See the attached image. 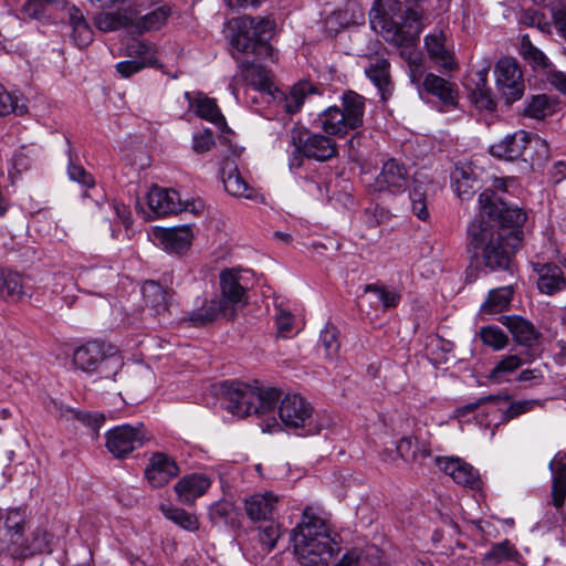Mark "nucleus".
Here are the masks:
<instances>
[{"instance_id": "nucleus-24", "label": "nucleus", "mask_w": 566, "mask_h": 566, "mask_svg": "<svg viewBox=\"0 0 566 566\" xmlns=\"http://www.w3.org/2000/svg\"><path fill=\"white\" fill-rule=\"evenodd\" d=\"M279 497L272 492L256 493L245 499L244 510L253 522L272 520L277 511Z\"/></svg>"}, {"instance_id": "nucleus-63", "label": "nucleus", "mask_w": 566, "mask_h": 566, "mask_svg": "<svg viewBox=\"0 0 566 566\" xmlns=\"http://www.w3.org/2000/svg\"><path fill=\"white\" fill-rule=\"evenodd\" d=\"M413 444L412 438H402L398 441L396 450L402 459L410 460L415 458Z\"/></svg>"}, {"instance_id": "nucleus-7", "label": "nucleus", "mask_w": 566, "mask_h": 566, "mask_svg": "<svg viewBox=\"0 0 566 566\" xmlns=\"http://www.w3.org/2000/svg\"><path fill=\"white\" fill-rule=\"evenodd\" d=\"M291 143L295 147L292 166L300 167L302 158L326 161L337 155V145L328 136L312 133L305 127H294L291 130Z\"/></svg>"}, {"instance_id": "nucleus-34", "label": "nucleus", "mask_w": 566, "mask_h": 566, "mask_svg": "<svg viewBox=\"0 0 566 566\" xmlns=\"http://www.w3.org/2000/svg\"><path fill=\"white\" fill-rule=\"evenodd\" d=\"M422 87L427 93L437 96L444 104L453 105L455 103L457 93L453 84L436 74H427L423 78Z\"/></svg>"}, {"instance_id": "nucleus-60", "label": "nucleus", "mask_w": 566, "mask_h": 566, "mask_svg": "<svg viewBox=\"0 0 566 566\" xmlns=\"http://www.w3.org/2000/svg\"><path fill=\"white\" fill-rule=\"evenodd\" d=\"M67 174L72 180L86 187L94 185L92 175L88 174L82 166L71 164L67 168Z\"/></svg>"}, {"instance_id": "nucleus-57", "label": "nucleus", "mask_w": 566, "mask_h": 566, "mask_svg": "<svg viewBox=\"0 0 566 566\" xmlns=\"http://www.w3.org/2000/svg\"><path fill=\"white\" fill-rule=\"evenodd\" d=\"M275 322H276V326H277V335L283 338L289 337L293 331V322H294L293 315L290 312L280 307V308H277V312L275 315Z\"/></svg>"}, {"instance_id": "nucleus-53", "label": "nucleus", "mask_w": 566, "mask_h": 566, "mask_svg": "<svg viewBox=\"0 0 566 566\" xmlns=\"http://www.w3.org/2000/svg\"><path fill=\"white\" fill-rule=\"evenodd\" d=\"M233 511L234 506L231 502L218 501L209 507V520L213 524H227Z\"/></svg>"}, {"instance_id": "nucleus-29", "label": "nucleus", "mask_w": 566, "mask_h": 566, "mask_svg": "<svg viewBox=\"0 0 566 566\" xmlns=\"http://www.w3.org/2000/svg\"><path fill=\"white\" fill-rule=\"evenodd\" d=\"M533 266L538 275L537 286L542 293L552 295L564 287L566 280L559 266L551 263H535Z\"/></svg>"}, {"instance_id": "nucleus-11", "label": "nucleus", "mask_w": 566, "mask_h": 566, "mask_svg": "<svg viewBox=\"0 0 566 566\" xmlns=\"http://www.w3.org/2000/svg\"><path fill=\"white\" fill-rule=\"evenodd\" d=\"M370 25L376 32H380L386 40L396 42L408 38H416L422 30L420 14L413 9L406 11L401 24L376 13L370 18Z\"/></svg>"}, {"instance_id": "nucleus-5", "label": "nucleus", "mask_w": 566, "mask_h": 566, "mask_svg": "<svg viewBox=\"0 0 566 566\" xmlns=\"http://www.w3.org/2000/svg\"><path fill=\"white\" fill-rule=\"evenodd\" d=\"M73 364L85 373L97 371L99 378L96 382L105 380L109 384L106 388L115 391L113 382L123 367L120 358L116 355H106L104 345L98 342H87L80 346L73 354Z\"/></svg>"}, {"instance_id": "nucleus-45", "label": "nucleus", "mask_w": 566, "mask_h": 566, "mask_svg": "<svg viewBox=\"0 0 566 566\" xmlns=\"http://www.w3.org/2000/svg\"><path fill=\"white\" fill-rule=\"evenodd\" d=\"M281 536L282 528L277 523L271 522L265 526H260L258 538L261 545L262 553L269 554L271 551H273Z\"/></svg>"}, {"instance_id": "nucleus-8", "label": "nucleus", "mask_w": 566, "mask_h": 566, "mask_svg": "<svg viewBox=\"0 0 566 566\" xmlns=\"http://www.w3.org/2000/svg\"><path fill=\"white\" fill-rule=\"evenodd\" d=\"M274 31V22L263 18H248L243 22V30L232 39L233 46L239 52H251L260 57L273 60L274 49L269 43Z\"/></svg>"}, {"instance_id": "nucleus-16", "label": "nucleus", "mask_w": 566, "mask_h": 566, "mask_svg": "<svg viewBox=\"0 0 566 566\" xmlns=\"http://www.w3.org/2000/svg\"><path fill=\"white\" fill-rule=\"evenodd\" d=\"M408 172L406 167L396 159H388L373 185L375 191L401 192L406 189Z\"/></svg>"}, {"instance_id": "nucleus-31", "label": "nucleus", "mask_w": 566, "mask_h": 566, "mask_svg": "<svg viewBox=\"0 0 566 566\" xmlns=\"http://www.w3.org/2000/svg\"><path fill=\"white\" fill-rule=\"evenodd\" d=\"M342 104L347 126L352 129L360 127L365 114V98L356 92L347 91L342 97Z\"/></svg>"}, {"instance_id": "nucleus-36", "label": "nucleus", "mask_w": 566, "mask_h": 566, "mask_svg": "<svg viewBox=\"0 0 566 566\" xmlns=\"http://www.w3.org/2000/svg\"><path fill=\"white\" fill-rule=\"evenodd\" d=\"M453 186L461 200H470L480 189L479 180L464 168H457L453 172Z\"/></svg>"}, {"instance_id": "nucleus-25", "label": "nucleus", "mask_w": 566, "mask_h": 566, "mask_svg": "<svg viewBox=\"0 0 566 566\" xmlns=\"http://www.w3.org/2000/svg\"><path fill=\"white\" fill-rule=\"evenodd\" d=\"M142 293L146 306L153 311V314L159 319L165 318L169 312L171 292L155 281H146L142 286Z\"/></svg>"}, {"instance_id": "nucleus-1", "label": "nucleus", "mask_w": 566, "mask_h": 566, "mask_svg": "<svg viewBox=\"0 0 566 566\" xmlns=\"http://www.w3.org/2000/svg\"><path fill=\"white\" fill-rule=\"evenodd\" d=\"M479 214L467 229V248L490 271H510L522 242L526 213L509 206L492 189L479 197Z\"/></svg>"}, {"instance_id": "nucleus-20", "label": "nucleus", "mask_w": 566, "mask_h": 566, "mask_svg": "<svg viewBox=\"0 0 566 566\" xmlns=\"http://www.w3.org/2000/svg\"><path fill=\"white\" fill-rule=\"evenodd\" d=\"M155 239L168 252L181 253L189 249L193 239V232L189 224L158 228L154 231Z\"/></svg>"}, {"instance_id": "nucleus-50", "label": "nucleus", "mask_w": 566, "mask_h": 566, "mask_svg": "<svg viewBox=\"0 0 566 566\" xmlns=\"http://www.w3.org/2000/svg\"><path fill=\"white\" fill-rule=\"evenodd\" d=\"M553 25L556 33L566 41V4L562 1H552L548 4Z\"/></svg>"}, {"instance_id": "nucleus-32", "label": "nucleus", "mask_w": 566, "mask_h": 566, "mask_svg": "<svg viewBox=\"0 0 566 566\" xmlns=\"http://www.w3.org/2000/svg\"><path fill=\"white\" fill-rule=\"evenodd\" d=\"M318 126L328 135H345L353 130L347 126L346 115L338 106H331L322 112L317 118Z\"/></svg>"}, {"instance_id": "nucleus-40", "label": "nucleus", "mask_w": 566, "mask_h": 566, "mask_svg": "<svg viewBox=\"0 0 566 566\" xmlns=\"http://www.w3.org/2000/svg\"><path fill=\"white\" fill-rule=\"evenodd\" d=\"M518 552L505 539L501 543L494 544L489 552L485 553L483 562L486 564L497 565L506 560H515L518 557Z\"/></svg>"}, {"instance_id": "nucleus-18", "label": "nucleus", "mask_w": 566, "mask_h": 566, "mask_svg": "<svg viewBox=\"0 0 566 566\" xmlns=\"http://www.w3.org/2000/svg\"><path fill=\"white\" fill-rule=\"evenodd\" d=\"M437 462L439 469L451 476L455 483L472 490L481 488L479 473L471 464L459 458H439Z\"/></svg>"}, {"instance_id": "nucleus-27", "label": "nucleus", "mask_w": 566, "mask_h": 566, "mask_svg": "<svg viewBox=\"0 0 566 566\" xmlns=\"http://www.w3.org/2000/svg\"><path fill=\"white\" fill-rule=\"evenodd\" d=\"M319 94L318 87L306 81L302 80L291 86L287 94L280 93L281 107L287 114H296L300 112L307 96Z\"/></svg>"}, {"instance_id": "nucleus-46", "label": "nucleus", "mask_w": 566, "mask_h": 566, "mask_svg": "<svg viewBox=\"0 0 566 566\" xmlns=\"http://www.w3.org/2000/svg\"><path fill=\"white\" fill-rule=\"evenodd\" d=\"M339 332L334 325L327 324L321 332L319 344L325 350V356L333 359L337 356L340 343Z\"/></svg>"}, {"instance_id": "nucleus-52", "label": "nucleus", "mask_w": 566, "mask_h": 566, "mask_svg": "<svg viewBox=\"0 0 566 566\" xmlns=\"http://www.w3.org/2000/svg\"><path fill=\"white\" fill-rule=\"evenodd\" d=\"M389 219L390 212L379 205L366 208L361 216V220L367 228H376L387 222Z\"/></svg>"}, {"instance_id": "nucleus-26", "label": "nucleus", "mask_w": 566, "mask_h": 566, "mask_svg": "<svg viewBox=\"0 0 566 566\" xmlns=\"http://www.w3.org/2000/svg\"><path fill=\"white\" fill-rule=\"evenodd\" d=\"M365 74L377 87L382 101L391 95L394 86L390 76V63L386 59H371L369 65L365 69Z\"/></svg>"}, {"instance_id": "nucleus-15", "label": "nucleus", "mask_w": 566, "mask_h": 566, "mask_svg": "<svg viewBox=\"0 0 566 566\" xmlns=\"http://www.w3.org/2000/svg\"><path fill=\"white\" fill-rule=\"evenodd\" d=\"M501 323L507 327L514 340L528 348L527 356L534 358L538 354L537 345L539 334L534 325L521 316H502Z\"/></svg>"}, {"instance_id": "nucleus-61", "label": "nucleus", "mask_w": 566, "mask_h": 566, "mask_svg": "<svg viewBox=\"0 0 566 566\" xmlns=\"http://www.w3.org/2000/svg\"><path fill=\"white\" fill-rule=\"evenodd\" d=\"M518 381L526 382L530 387L537 386L543 382L544 376L541 369H524L518 375Z\"/></svg>"}, {"instance_id": "nucleus-33", "label": "nucleus", "mask_w": 566, "mask_h": 566, "mask_svg": "<svg viewBox=\"0 0 566 566\" xmlns=\"http://www.w3.org/2000/svg\"><path fill=\"white\" fill-rule=\"evenodd\" d=\"M226 174L227 175L223 177V186L229 195L250 200H258L260 195L249 186L237 167L230 168Z\"/></svg>"}, {"instance_id": "nucleus-2", "label": "nucleus", "mask_w": 566, "mask_h": 566, "mask_svg": "<svg viewBox=\"0 0 566 566\" xmlns=\"http://www.w3.org/2000/svg\"><path fill=\"white\" fill-rule=\"evenodd\" d=\"M292 541L301 566L328 565L340 551L328 523L312 506L304 509L300 523L292 532Z\"/></svg>"}, {"instance_id": "nucleus-10", "label": "nucleus", "mask_w": 566, "mask_h": 566, "mask_svg": "<svg viewBox=\"0 0 566 566\" xmlns=\"http://www.w3.org/2000/svg\"><path fill=\"white\" fill-rule=\"evenodd\" d=\"M105 437L107 450L118 459L126 458L149 440V436L142 423L136 427L130 424L117 426L108 430Z\"/></svg>"}, {"instance_id": "nucleus-51", "label": "nucleus", "mask_w": 566, "mask_h": 566, "mask_svg": "<svg viewBox=\"0 0 566 566\" xmlns=\"http://www.w3.org/2000/svg\"><path fill=\"white\" fill-rule=\"evenodd\" d=\"M509 399H510V396H507V395L485 396V397L479 398L478 400H475L473 402H470V403H467V405L455 408L453 410V417L457 419H462V418H465L467 416L475 412V410L482 405H485L488 402H499L500 400L507 401Z\"/></svg>"}, {"instance_id": "nucleus-19", "label": "nucleus", "mask_w": 566, "mask_h": 566, "mask_svg": "<svg viewBox=\"0 0 566 566\" xmlns=\"http://www.w3.org/2000/svg\"><path fill=\"white\" fill-rule=\"evenodd\" d=\"M147 200L150 210L160 217L179 213L187 208L176 190L157 186L149 190Z\"/></svg>"}, {"instance_id": "nucleus-55", "label": "nucleus", "mask_w": 566, "mask_h": 566, "mask_svg": "<svg viewBox=\"0 0 566 566\" xmlns=\"http://www.w3.org/2000/svg\"><path fill=\"white\" fill-rule=\"evenodd\" d=\"M472 101L479 109L494 111L496 108V99L490 87L473 88Z\"/></svg>"}, {"instance_id": "nucleus-21", "label": "nucleus", "mask_w": 566, "mask_h": 566, "mask_svg": "<svg viewBox=\"0 0 566 566\" xmlns=\"http://www.w3.org/2000/svg\"><path fill=\"white\" fill-rule=\"evenodd\" d=\"M211 479L202 473H191L182 476L174 486L179 501L191 505L201 497L210 488Z\"/></svg>"}, {"instance_id": "nucleus-4", "label": "nucleus", "mask_w": 566, "mask_h": 566, "mask_svg": "<svg viewBox=\"0 0 566 566\" xmlns=\"http://www.w3.org/2000/svg\"><path fill=\"white\" fill-rule=\"evenodd\" d=\"M279 416L283 424L297 436L318 434L327 421L314 412V408L300 395H287L281 400Z\"/></svg>"}, {"instance_id": "nucleus-42", "label": "nucleus", "mask_w": 566, "mask_h": 566, "mask_svg": "<svg viewBox=\"0 0 566 566\" xmlns=\"http://www.w3.org/2000/svg\"><path fill=\"white\" fill-rule=\"evenodd\" d=\"M520 53L533 67L546 69L549 64L547 56L532 43L527 34L522 36Z\"/></svg>"}, {"instance_id": "nucleus-22", "label": "nucleus", "mask_w": 566, "mask_h": 566, "mask_svg": "<svg viewBox=\"0 0 566 566\" xmlns=\"http://www.w3.org/2000/svg\"><path fill=\"white\" fill-rule=\"evenodd\" d=\"M240 271L235 269H224L220 272L221 298L227 306H231L235 311L237 305L247 304L245 289L240 283Z\"/></svg>"}, {"instance_id": "nucleus-41", "label": "nucleus", "mask_w": 566, "mask_h": 566, "mask_svg": "<svg viewBox=\"0 0 566 566\" xmlns=\"http://www.w3.org/2000/svg\"><path fill=\"white\" fill-rule=\"evenodd\" d=\"M21 101L22 98L19 95L7 91V88L0 84V116L25 114L28 108L24 103H20Z\"/></svg>"}, {"instance_id": "nucleus-64", "label": "nucleus", "mask_w": 566, "mask_h": 566, "mask_svg": "<svg viewBox=\"0 0 566 566\" xmlns=\"http://www.w3.org/2000/svg\"><path fill=\"white\" fill-rule=\"evenodd\" d=\"M551 180L554 184H559L566 179V163L563 160H558L553 164L552 168L548 171Z\"/></svg>"}, {"instance_id": "nucleus-56", "label": "nucleus", "mask_w": 566, "mask_h": 566, "mask_svg": "<svg viewBox=\"0 0 566 566\" xmlns=\"http://www.w3.org/2000/svg\"><path fill=\"white\" fill-rule=\"evenodd\" d=\"M548 99L545 95L533 96L524 108V114L531 118L542 119L546 116Z\"/></svg>"}, {"instance_id": "nucleus-44", "label": "nucleus", "mask_w": 566, "mask_h": 566, "mask_svg": "<svg viewBox=\"0 0 566 566\" xmlns=\"http://www.w3.org/2000/svg\"><path fill=\"white\" fill-rule=\"evenodd\" d=\"M365 293H371L376 300L382 305L384 310L396 307L401 298L400 293L389 290L384 285L367 284L364 287Z\"/></svg>"}, {"instance_id": "nucleus-47", "label": "nucleus", "mask_w": 566, "mask_h": 566, "mask_svg": "<svg viewBox=\"0 0 566 566\" xmlns=\"http://www.w3.org/2000/svg\"><path fill=\"white\" fill-rule=\"evenodd\" d=\"M536 403V400H520L512 402L505 410L496 409V411L501 412V416L500 420L495 423V427L531 411ZM491 412H495V410H492Z\"/></svg>"}, {"instance_id": "nucleus-14", "label": "nucleus", "mask_w": 566, "mask_h": 566, "mask_svg": "<svg viewBox=\"0 0 566 566\" xmlns=\"http://www.w3.org/2000/svg\"><path fill=\"white\" fill-rule=\"evenodd\" d=\"M179 474L175 459L166 453H154L145 469V478L153 488H161Z\"/></svg>"}, {"instance_id": "nucleus-38", "label": "nucleus", "mask_w": 566, "mask_h": 566, "mask_svg": "<svg viewBox=\"0 0 566 566\" xmlns=\"http://www.w3.org/2000/svg\"><path fill=\"white\" fill-rule=\"evenodd\" d=\"M160 511L167 520L171 521L186 531L195 532L199 530V522L197 516L185 511L184 509L163 504L160 506Z\"/></svg>"}, {"instance_id": "nucleus-35", "label": "nucleus", "mask_w": 566, "mask_h": 566, "mask_svg": "<svg viewBox=\"0 0 566 566\" xmlns=\"http://www.w3.org/2000/svg\"><path fill=\"white\" fill-rule=\"evenodd\" d=\"M25 295L22 276L17 272L0 273V296L7 302H19Z\"/></svg>"}, {"instance_id": "nucleus-48", "label": "nucleus", "mask_w": 566, "mask_h": 566, "mask_svg": "<svg viewBox=\"0 0 566 566\" xmlns=\"http://www.w3.org/2000/svg\"><path fill=\"white\" fill-rule=\"evenodd\" d=\"M94 24L102 32H113L123 28L126 22L119 12H101L94 18Z\"/></svg>"}, {"instance_id": "nucleus-28", "label": "nucleus", "mask_w": 566, "mask_h": 566, "mask_svg": "<svg viewBox=\"0 0 566 566\" xmlns=\"http://www.w3.org/2000/svg\"><path fill=\"white\" fill-rule=\"evenodd\" d=\"M185 98L189 102L190 108H195V113L200 118L214 124L222 130L227 127L226 118L213 98L203 96L200 93L193 98L189 92L185 93Z\"/></svg>"}, {"instance_id": "nucleus-39", "label": "nucleus", "mask_w": 566, "mask_h": 566, "mask_svg": "<svg viewBox=\"0 0 566 566\" xmlns=\"http://www.w3.org/2000/svg\"><path fill=\"white\" fill-rule=\"evenodd\" d=\"M171 14V10L167 6H161L147 14L140 17L136 22V28L140 32L156 31L160 29Z\"/></svg>"}, {"instance_id": "nucleus-58", "label": "nucleus", "mask_w": 566, "mask_h": 566, "mask_svg": "<svg viewBox=\"0 0 566 566\" xmlns=\"http://www.w3.org/2000/svg\"><path fill=\"white\" fill-rule=\"evenodd\" d=\"M69 412L73 413L74 417L83 424L90 427L94 432H98L105 421V417L102 413L95 412H80L67 409Z\"/></svg>"}, {"instance_id": "nucleus-6", "label": "nucleus", "mask_w": 566, "mask_h": 566, "mask_svg": "<svg viewBox=\"0 0 566 566\" xmlns=\"http://www.w3.org/2000/svg\"><path fill=\"white\" fill-rule=\"evenodd\" d=\"M49 8L66 12L69 24L72 28V39L80 49L92 43L94 39L92 28L83 12L67 0H27L22 10L28 17L39 19Z\"/></svg>"}, {"instance_id": "nucleus-30", "label": "nucleus", "mask_w": 566, "mask_h": 566, "mask_svg": "<svg viewBox=\"0 0 566 566\" xmlns=\"http://www.w3.org/2000/svg\"><path fill=\"white\" fill-rule=\"evenodd\" d=\"M132 49L137 55H139V59L122 61L116 64V70L123 77H129L144 67L156 63L155 52L149 44L145 42H136L132 45Z\"/></svg>"}, {"instance_id": "nucleus-13", "label": "nucleus", "mask_w": 566, "mask_h": 566, "mask_svg": "<svg viewBox=\"0 0 566 566\" xmlns=\"http://www.w3.org/2000/svg\"><path fill=\"white\" fill-rule=\"evenodd\" d=\"M247 83L254 90L273 94V82L270 72L262 65L243 61L239 65V73H237L229 87L234 96L238 95L240 83Z\"/></svg>"}, {"instance_id": "nucleus-3", "label": "nucleus", "mask_w": 566, "mask_h": 566, "mask_svg": "<svg viewBox=\"0 0 566 566\" xmlns=\"http://www.w3.org/2000/svg\"><path fill=\"white\" fill-rule=\"evenodd\" d=\"M222 394L227 410L241 418L272 412L281 398L276 388L255 390L241 382L224 384Z\"/></svg>"}, {"instance_id": "nucleus-37", "label": "nucleus", "mask_w": 566, "mask_h": 566, "mask_svg": "<svg viewBox=\"0 0 566 566\" xmlns=\"http://www.w3.org/2000/svg\"><path fill=\"white\" fill-rule=\"evenodd\" d=\"M513 296L511 286H502L492 290L489 293L486 301L483 303L481 311L486 314H495L505 311Z\"/></svg>"}, {"instance_id": "nucleus-17", "label": "nucleus", "mask_w": 566, "mask_h": 566, "mask_svg": "<svg viewBox=\"0 0 566 566\" xmlns=\"http://www.w3.org/2000/svg\"><path fill=\"white\" fill-rule=\"evenodd\" d=\"M424 48L429 59L446 71L455 69L454 53L443 31H433L424 38Z\"/></svg>"}, {"instance_id": "nucleus-49", "label": "nucleus", "mask_w": 566, "mask_h": 566, "mask_svg": "<svg viewBox=\"0 0 566 566\" xmlns=\"http://www.w3.org/2000/svg\"><path fill=\"white\" fill-rule=\"evenodd\" d=\"M480 337L484 345L492 347L494 350L504 348L509 338L497 326H485L480 331Z\"/></svg>"}, {"instance_id": "nucleus-9", "label": "nucleus", "mask_w": 566, "mask_h": 566, "mask_svg": "<svg viewBox=\"0 0 566 566\" xmlns=\"http://www.w3.org/2000/svg\"><path fill=\"white\" fill-rule=\"evenodd\" d=\"M494 74L496 88L506 104L522 98L525 83L521 66L514 57H501L495 64Z\"/></svg>"}, {"instance_id": "nucleus-62", "label": "nucleus", "mask_w": 566, "mask_h": 566, "mask_svg": "<svg viewBox=\"0 0 566 566\" xmlns=\"http://www.w3.org/2000/svg\"><path fill=\"white\" fill-rule=\"evenodd\" d=\"M548 83L558 92L566 95V73L559 70H552L547 75Z\"/></svg>"}, {"instance_id": "nucleus-12", "label": "nucleus", "mask_w": 566, "mask_h": 566, "mask_svg": "<svg viewBox=\"0 0 566 566\" xmlns=\"http://www.w3.org/2000/svg\"><path fill=\"white\" fill-rule=\"evenodd\" d=\"M532 142L539 149V154L543 155L546 160L549 153L547 142L539 136L532 138L525 130H518L512 135H507L497 144L492 145L490 153L492 156L501 159L516 160L523 157L527 145Z\"/></svg>"}, {"instance_id": "nucleus-23", "label": "nucleus", "mask_w": 566, "mask_h": 566, "mask_svg": "<svg viewBox=\"0 0 566 566\" xmlns=\"http://www.w3.org/2000/svg\"><path fill=\"white\" fill-rule=\"evenodd\" d=\"M220 315L233 318L235 311L224 302H219L218 298L210 301L203 298L199 307L188 313V321L192 326L200 327L217 321Z\"/></svg>"}, {"instance_id": "nucleus-59", "label": "nucleus", "mask_w": 566, "mask_h": 566, "mask_svg": "<svg viewBox=\"0 0 566 566\" xmlns=\"http://www.w3.org/2000/svg\"><path fill=\"white\" fill-rule=\"evenodd\" d=\"M216 145L213 135L209 129L203 133L195 135L192 138V149L198 154H203L210 150Z\"/></svg>"}, {"instance_id": "nucleus-43", "label": "nucleus", "mask_w": 566, "mask_h": 566, "mask_svg": "<svg viewBox=\"0 0 566 566\" xmlns=\"http://www.w3.org/2000/svg\"><path fill=\"white\" fill-rule=\"evenodd\" d=\"M7 534L10 536L8 546H15L23 542L22 535L25 530V520L19 510H12L8 513L6 520Z\"/></svg>"}, {"instance_id": "nucleus-54", "label": "nucleus", "mask_w": 566, "mask_h": 566, "mask_svg": "<svg viewBox=\"0 0 566 566\" xmlns=\"http://www.w3.org/2000/svg\"><path fill=\"white\" fill-rule=\"evenodd\" d=\"M533 358L523 359L517 355H510L500 360L496 366L492 369L490 378L499 381L500 375L503 373H512L516 370L522 364L532 360Z\"/></svg>"}]
</instances>
